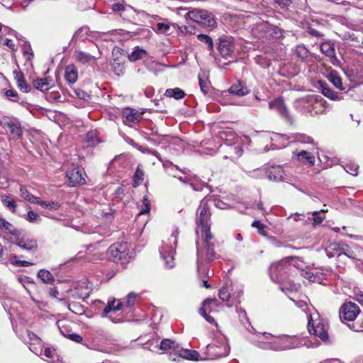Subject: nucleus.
I'll return each mask as SVG.
<instances>
[{"label": "nucleus", "mask_w": 363, "mask_h": 363, "mask_svg": "<svg viewBox=\"0 0 363 363\" xmlns=\"http://www.w3.org/2000/svg\"><path fill=\"white\" fill-rule=\"evenodd\" d=\"M196 240V264L199 269L200 263L206 259L208 262H212L217 258V254L214 250V243L212 240L214 236L211 233L200 234Z\"/></svg>", "instance_id": "nucleus-1"}, {"label": "nucleus", "mask_w": 363, "mask_h": 363, "mask_svg": "<svg viewBox=\"0 0 363 363\" xmlns=\"http://www.w3.org/2000/svg\"><path fill=\"white\" fill-rule=\"evenodd\" d=\"M323 101L324 100L320 96L308 95L296 100L294 107L300 113L313 116L321 111Z\"/></svg>", "instance_id": "nucleus-2"}, {"label": "nucleus", "mask_w": 363, "mask_h": 363, "mask_svg": "<svg viewBox=\"0 0 363 363\" xmlns=\"http://www.w3.org/2000/svg\"><path fill=\"white\" fill-rule=\"evenodd\" d=\"M211 213L208 204V201L206 199H202L197 209V216L196 219L197 225L196 232L198 235L211 233Z\"/></svg>", "instance_id": "nucleus-3"}, {"label": "nucleus", "mask_w": 363, "mask_h": 363, "mask_svg": "<svg viewBox=\"0 0 363 363\" xmlns=\"http://www.w3.org/2000/svg\"><path fill=\"white\" fill-rule=\"evenodd\" d=\"M179 234L178 229L172 233L170 238L167 242H163L160 249V253L162 259L165 263V266L168 269H172L174 266L175 247L177 243V236Z\"/></svg>", "instance_id": "nucleus-4"}, {"label": "nucleus", "mask_w": 363, "mask_h": 363, "mask_svg": "<svg viewBox=\"0 0 363 363\" xmlns=\"http://www.w3.org/2000/svg\"><path fill=\"white\" fill-rule=\"evenodd\" d=\"M308 330L311 335L318 337L322 340L328 339V324L320 318L318 313L308 315Z\"/></svg>", "instance_id": "nucleus-5"}, {"label": "nucleus", "mask_w": 363, "mask_h": 363, "mask_svg": "<svg viewBox=\"0 0 363 363\" xmlns=\"http://www.w3.org/2000/svg\"><path fill=\"white\" fill-rule=\"evenodd\" d=\"M185 19L191 20L203 28L215 27L216 20L214 16L204 9H192L184 14Z\"/></svg>", "instance_id": "nucleus-6"}, {"label": "nucleus", "mask_w": 363, "mask_h": 363, "mask_svg": "<svg viewBox=\"0 0 363 363\" xmlns=\"http://www.w3.org/2000/svg\"><path fill=\"white\" fill-rule=\"evenodd\" d=\"M110 259L116 263L125 264L129 262L130 250L126 242L115 243L107 251Z\"/></svg>", "instance_id": "nucleus-7"}, {"label": "nucleus", "mask_w": 363, "mask_h": 363, "mask_svg": "<svg viewBox=\"0 0 363 363\" xmlns=\"http://www.w3.org/2000/svg\"><path fill=\"white\" fill-rule=\"evenodd\" d=\"M230 352V347L226 340H217L213 343L208 344L206 346L204 359H215L217 358L225 357Z\"/></svg>", "instance_id": "nucleus-8"}, {"label": "nucleus", "mask_w": 363, "mask_h": 363, "mask_svg": "<svg viewBox=\"0 0 363 363\" xmlns=\"http://www.w3.org/2000/svg\"><path fill=\"white\" fill-rule=\"evenodd\" d=\"M359 313L358 306L352 302L344 303L340 308V318L341 320L353 321Z\"/></svg>", "instance_id": "nucleus-9"}, {"label": "nucleus", "mask_w": 363, "mask_h": 363, "mask_svg": "<svg viewBox=\"0 0 363 363\" xmlns=\"http://www.w3.org/2000/svg\"><path fill=\"white\" fill-rule=\"evenodd\" d=\"M66 176L68 178L71 186H81L86 184V174L79 167H72L67 169Z\"/></svg>", "instance_id": "nucleus-10"}, {"label": "nucleus", "mask_w": 363, "mask_h": 363, "mask_svg": "<svg viewBox=\"0 0 363 363\" xmlns=\"http://www.w3.org/2000/svg\"><path fill=\"white\" fill-rule=\"evenodd\" d=\"M289 257H285L277 262L272 263L269 268V274L271 279L274 281H279V274L284 272L285 270L290 266L289 264Z\"/></svg>", "instance_id": "nucleus-11"}, {"label": "nucleus", "mask_w": 363, "mask_h": 363, "mask_svg": "<svg viewBox=\"0 0 363 363\" xmlns=\"http://www.w3.org/2000/svg\"><path fill=\"white\" fill-rule=\"evenodd\" d=\"M349 246L344 242H332L325 248V252L329 258L339 257L342 255L350 257L347 254Z\"/></svg>", "instance_id": "nucleus-12"}, {"label": "nucleus", "mask_w": 363, "mask_h": 363, "mask_svg": "<svg viewBox=\"0 0 363 363\" xmlns=\"http://www.w3.org/2000/svg\"><path fill=\"white\" fill-rule=\"evenodd\" d=\"M272 334L267 333H257L250 337L251 342L262 350H269Z\"/></svg>", "instance_id": "nucleus-13"}, {"label": "nucleus", "mask_w": 363, "mask_h": 363, "mask_svg": "<svg viewBox=\"0 0 363 363\" xmlns=\"http://www.w3.org/2000/svg\"><path fill=\"white\" fill-rule=\"evenodd\" d=\"M123 122L125 124L131 126L133 124L139 123L143 119V113L136 109L126 107L122 111Z\"/></svg>", "instance_id": "nucleus-14"}, {"label": "nucleus", "mask_w": 363, "mask_h": 363, "mask_svg": "<svg viewBox=\"0 0 363 363\" xmlns=\"http://www.w3.org/2000/svg\"><path fill=\"white\" fill-rule=\"evenodd\" d=\"M4 128L6 133H9L11 139L18 140L22 137L23 128L19 122H14L11 120L5 121Z\"/></svg>", "instance_id": "nucleus-15"}, {"label": "nucleus", "mask_w": 363, "mask_h": 363, "mask_svg": "<svg viewBox=\"0 0 363 363\" xmlns=\"http://www.w3.org/2000/svg\"><path fill=\"white\" fill-rule=\"evenodd\" d=\"M91 293V288L86 281H80L77 284L72 291V296L74 298L85 300L89 298Z\"/></svg>", "instance_id": "nucleus-16"}, {"label": "nucleus", "mask_w": 363, "mask_h": 363, "mask_svg": "<svg viewBox=\"0 0 363 363\" xmlns=\"http://www.w3.org/2000/svg\"><path fill=\"white\" fill-rule=\"evenodd\" d=\"M211 306H218V301L216 298H206L202 304V307L199 308V313L202 315L206 321L210 323H215L213 318L208 315L207 312H211Z\"/></svg>", "instance_id": "nucleus-17"}, {"label": "nucleus", "mask_w": 363, "mask_h": 363, "mask_svg": "<svg viewBox=\"0 0 363 363\" xmlns=\"http://www.w3.org/2000/svg\"><path fill=\"white\" fill-rule=\"evenodd\" d=\"M282 350L298 347L303 345L302 340L297 336L281 335Z\"/></svg>", "instance_id": "nucleus-18"}, {"label": "nucleus", "mask_w": 363, "mask_h": 363, "mask_svg": "<svg viewBox=\"0 0 363 363\" xmlns=\"http://www.w3.org/2000/svg\"><path fill=\"white\" fill-rule=\"evenodd\" d=\"M16 241L14 243L19 247L28 250H36L38 249L37 240L29 238H20L19 235L15 236Z\"/></svg>", "instance_id": "nucleus-19"}, {"label": "nucleus", "mask_w": 363, "mask_h": 363, "mask_svg": "<svg viewBox=\"0 0 363 363\" xmlns=\"http://www.w3.org/2000/svg\"><path fill=\"white\" fill-rule=\"evenodd\" d=\"M269 108L270 109H275L282 117L285 118H289V113L288 108L284 104L282 98H277L269 103Z\"/></svg>", "instance_id": "nucleus-20"}, {"label": "nucleus", "mask_w": 363, "mask_h": 363, "mask_svg": "<svg viewBox=\"0 0 363 363\" xmlns=\"http://www.w3.org/2000/svg\"><path fill=\"white\" fill-rule=\"evenodd\" d=\"M218 50L223 57L227 58L233 55V45L228 40H220L218 45Z\"/></svg>", "instance_id": "nucleus-21"}, {"label": "nucleus", "mask_w": 363, "mask_h": 363, "mask_svg": "<svg viewBox=\"0 0 363 363\" xmlns=\"http://www.w3.org/2000/svg\"><path fill=\"white\" fill-rule=\"evenodd\" d=\"M52 82L50 77L37 78L33 81V84L36 89L44 92L50 89Z\"/></svg>", "instance_id": "nucleus-22"}, {"label": "nucleus", "mask_w": 363, "mask_h": 363, "mask_svg": "<svg viewBox=\"0 0 363 363\" xmlns=\"http://www.w3.org/2000/svg\"><path fill=\"white\" fill-rule=\"evenodd\" d=\"M65 78L69 84H74L78 79V71L77 67L73 65L66 67L65 72Z\"/></svg>", "instance_id": "nucleus-23"}, {"label": "nucleus", "mask_w": 363, "mask_h": 363, "mask_svg": "<svg viewBox=\"0 0 363 363\" xmlns=\"http://www.w3.org/2000/svg\"><path fill=\"white\" fill-rule=\"evenodd\" d=\"M296 157V159L303 164H306L309 166H313L315 164V157L311 153L306 150H301L298 152Z\"/></svg>", "instance_id": "nucleus-24"}, {"label": "nucleus", "mask_w": 363, "mask_h": 363, "mask_svg": "<svg viewBox=\"0 0 363 363\" xmlns=\"http://www.w3.org/2000/svg\"><path fill=\"white\" fill-rule=\"evenodd\" d=\"M198 78L201 91L204 95H207L211 89V82L208 77L203 72L199 74Z\"/></svg>", "instance_id": "nucleus-25"}, {"label": "nucleus", "mask_w": 363, "mask_h": 363, "mask_svg": "<svg viewBox=\"0 0 363 363\" xmlns=\"http://www.w3.org/2000/svg\"><path fill=\"white\" fill-rule=\"evenodd\" d=\"M229 92L239 96H243L249 94L248 89L241 82L233 84L230 87Z\"/></svg>", "instance_id": "nucleus-26"}, {"label": "nucleus", "mask_w": 363, "mask_h": 363, "mask_svg": "<svg viewBox=\"0 0 363 363\" xmlns=\"http://www.w3.org/2000/svg\"><path fill=\"white\" fill-rule=\"evenodd\" d=\"M122 306L123 304L119 300L116 301L115 298L109 300L107 306L103 311L102 315L106 316L111 311H118L122 308Z\"/></svg>", "instance_id": "nucleus-27"}, {"label": "nucleus", "mask_w": 363, "mask_h": 363, "mask_svg": "<svg viewBox=\"0 0 363 363\" xmlns=\"http://www.w3.org/2000/svg\"><path fill=\"white\" fill-rule=\"evenodd\" d=\"M229 156L225 155L224 158H230L233 162H235V160L242 156L243 150L240 146H230L228 147Z\"/></svg>", "instance_id": "nucleus-28"}, {"label": "nucleus", "mask_w": 363, "mask_h": 363, "mask_svg": "<svg viewBox=\"0 0 363 363\" xmlns=\"http://www.w3.org/2000/svg\"><path fill=\"white\" fill-rule=\"evenodd\" d=\"M164 94L167 97L174 98L177 100L183 99L186 95L185 92L182 89L178 87L174 89H167Z\"/></svg>", "instance_id": "nucleus-29"}, {"label": "nucleus", "mask_w": 363, "mask_h": 363, "mask_svg": "<svg viewBox=\"0 0 363 363\" xmlns=\"http://www.w3.org/2000/svg\"><path fill=\"white\" fill-rule=\"evenodd\" d=\"M20 195L25 200L35 204L38 201V197L30 194L25 186H20Z\"/></svg>", "instance_id": "nucleus-30"}, {"label": "nucleus", "mask_w": 363, "mask_h": 363, "mask_svg": "<svg viewBox=\"0 0 363 363\" xmlns=\"http://www.w3.org/2000/svg\"><path fill=\"white\" fill-rule=\"evenodd\" d=\"M59 329H60V331L61 333V334L69 338V340L74 341V342H80L82 341L83 338L82 337L79 335V334H77V333H67L65 330H67V325H62L61 326H59Z\"/></svg>", "instance_id": "nucleus-31"}, {"label": "nucleus", "mask_w": 363, "mask_h": 363, "mask_svg": "<svg viewBox=\"0 0 363 363\" xmlns=\"http://www.w3.org/2000/svg\"><path fill=\"white\" fill-rule=\"evenodd\" d=\"M38 201L39 202H36L35 204H38L40 206H42L43 208H45L49 209V210L57 211L61 207V204L57 201H42L39 197H38Z\"/></svg>", "instance_id": "nucleus-32"}, {"label": "nucleus", "mask_w": 363, "mask_h": 363, "mask_svg": "<svg viewBox=\"0 0 363 363\" xmlns=\"http://www.w3.org/2000/svg\"><path fill=\"white\" fill-rule=\"evenodd\" d=\"M38 277L46 284H53L55 278L52 274L46 269H40L38 272Z\"/></svg>", "instance_id": "nucleus-33"}, {"label": "nucleus", "mask_w": 363, "mask_h": 363, "mask_svg": "<svg viewBox=\"0 0 363 363\" xmlns=\"http://www.w3.org/2000/svg\"><path fill=\"white\" fill-rule=\"evenodd\" d=\"M320 50L328 57H333L334 60L337 61V59L335 57V50L334 48L333 45L328 43H323L320 45Z\"/></svg>", "instance_id": "nucleus-34"}, {"label": "nucleus", "mask_w": 363, "mask_h": 363, "mask_svg": "<svg viewBox=\"0 0 363 363\" xmlns=\"http://www.w3.org/2000/svg\"><path fill=\"white\" fill-rule=\"evenodd\" d=\"M1 201L4 203V205L7 208L11 210L13 213H15L16 211V203L15 200L12 197L6 195H3L1 197Z\"/></svg>", "instance_id": "nucleus-35"}, {"label": "nucleus", "mask_w": 363, "mask_h": 363, "mask_svg": "<svg viewBox=\"0 0 363 363\" xmlns=\"http://www.w3.org/2000/svg\"><path fill=\"white\" fill-rule=\"evenodd\" d=\"M12 225L5 219L0 218V228L6 230L14 236L20 235V232L16 229H12Z\"/></svg>", "instance_id": "nucleus-36"}, {"label": "nucleus", "mask_w": 363, "mask_h": 363, "mask_svg": "<svg viewBox=\"0 0 363 363\" xmlns=\"http://www.w3.org/2000/svg\"><path fill=\"white\" fill-rule=\"evenodd\" d=\"M86 143L89 146H94L100 143V140L97 135L96 132L90 131L86 135Z\"/></svg>", "instance_id": "nucleus-37"}, {"label": "nucleus", "mask_w": 363, "mask_h": 363, "mask_svg": "<svg viewBox=\"0 0 363 363\" xmlns=\"http://www.w3.org/2000/svg\"><path fill=\"white\" fill-rule=\"evenodd\" d=\"M230 286H224L218 291V297L223 301H228L231 298Z\"/></svg>", "instance_id": "nucleus-38"}, {"label": "nucleus", "mask_w": 363, "mask_h": 363, "mask_svg": "<svg viewBox=\"0 0 363 363\" xmlns=\"http://www.w3.org/2000/svg\"><path fill=\"white\" fill-rule=\"evenodd\" d=\"M144 180V172L140 169V166L137 167V169L133 175V186L137 187L142 184Z\"/></svg>", "instance_id": "nucleus-39"}, {"label": "nucleus", "mask_w": 363, "mask_h": 363, "mask_svg": "<svg viewBox=\"0 0 363 363\" xmlns=\"http://www.w3.org/2000/svg\"><path fill=\"white\" fill-rule=\"evenodd\" d=\"M77 60L82 63L89 62L96 57L82 51H75L74 52Z\"/></svg>", "instance_id": "nucleus-40"}, {"label": "nucleus", "mask_w": 363, "mask_h": 363, "mask_svg": "<svg viewBox=\"0 0 363 363\" xmlns=\"http://www.w3.org/2000/svg\"><path fill=\"white\" fill-rule=\"evenodd\" d=\"M274 172H269V179L270 180L278 182L283 179L284 177V172L281 168L277 167L274 169Z\"/></svg>", "instance_id": "nucleus-41"}, {"label": "nucleus", "mask_w": 363, "mask_h": 363, "mask_svg": "<svg viewBox=\"0 0 363 363\" xmlns=\"http://www.w3.org/2000/svg\"><path fill=\"white\" fill-rule=\"evenodd\" d=\"M281 335H279V336L272 335L269 350L281 351L282 345H281Z\"/></svg>", "instance_id": "nucleus-42"}, {"label": "nucleus", "mask_w": 363, "mask_h": 363, "mask_svg": "<svg viewBox=\"0 0 363 363\" xmlns=\"http://www.w3.org/2000/svg\"><path fill=\"white\" fill-rule=\"evenodd\" d=\"M197 39L204 43L207 45V48L209 51H212L213 50V42L212 38L206 34H199L197 35Z\"/></svg>", "instance_id": "nucleus-43"}, {"label": "nucleus", "mask_w": 363, "mask_h": 363, "mask_svg": "<svg viewBox=\"0 0 363 363\" xmlns=\"http://www.w3.org/2000/svg\"><path fill=\"white\" fill-rule=\"evenodd\" d=\"M322 87V94L330 99L332 100H337L339 99L338 94L335 91L332 90L330 87L327 86L321 85Z\"/></svg>", "instance_id": "nucleus-44"}, {"label": "nucleus", "mask_w": 363, "mask_h": 363, "mask_svg": "<svg viewBox=\"0 0 363 363\" xmlns=\"http://www.w3.org/2000/svg\"><path fill=\"white\" fill-rule=\"evenodd\" d=\"M345 170L351 175L356 176L358 174L359 166L353 162H350L344 166Z\"/></svg>", "instance_id": "nucleus-45"}, {"label": "nucleus", "mask_w": 363, "mask_h": 363, "mask_svg": "<svg viewBox=\"0 0 363 363\" xmlns=\"http://www.w3.org/2000/svg\"><path fill=\"white\" fill-rule=\"evenodd\" d=\"M252 226L257 229V232L262 236L267 235L266 225L262 223L259 220H254Z\"/></svg>", "instance_id": "nucleus-46"}, {"label": "nucleus", "mask_w": 363, "mask_h": 363, "mask_svg": "<svg viewBox=\"0 0 363 363\" xmlns=\"http://www.w3.org/2000/svg\"><path fill=\"white\" fill-rule=\"evenodd\" d=\"M145 53L143 49H137L133 50L129 55L128 58L131 62H135L142 58V55Z\"/></svg>", "instance_id": "nucleus-47"}, {"label": "nucleus", "mask_w": 363, "mask_h": 363, "mask_svg": "<svg viewBox=\"0 0 363 363\" xmlns=\"http://www.w3.org/2000/svg\"><path fill=\"white\" fill-rule=\"evenodd\" d=\"M296 55L301 60H304L308 57V50L303 45H298L296 49Z\"/></svg>", "instance_id": "nucleus-48"}, {"label": "nucleus", "mask_w": 363, "mask_h": 363, "mask_svg": "<svg viewBox=\"0 0 363 363\" xmlns=\"http://www.w3.org/2000/svg\"><path fill=\"white\" fill-rule=\"evenodd\" d=\"M184 357L189 360H199V353L196 350H184Z\"/></svg>", "instance_id": "nucleus-49"}, {"label": "nucleus", "mask_w": 363, "mask_h": 363, "mask_svg": "<svg viewBox=\"0 0 363 363\" xmlns=\"http://www.w3.org/2000/svg\"><path fill=\"white\" fill-rule=\"evenodd\" d=\"M321 213H324V211H313L312 213V215H313L312 220H313V225H320L323 223V221L325 217L324 216H320Z\"/></svg>", "instance_id": "nucleus-50"}, {"label": "nucleus", "mask_w": 363, "mask_h": 363, "mask_svg": "<svg viewBox=\"0 0 363 363\" xmlns=\"http://www.w3.org/2000/svg\"><path fill=\"white\" fill-rule=\"evenodd\" d=\"M111 67L113 71L116 73V75L120 76L123 74L124 66L122 63L117 62L116 60H113V62L111 63Z\"/></svg>", "instance_id": "nucleus-51"}, {"label": "nucleus", "mask_w": 363, "mask_h": 363, "mask_svg": "<svg viewBox=\"0 0 363 363\" xmlns=\"http://www.w3.org/2000/svg\"><path fill=\"white\" fill-rule=\"evenodd\" d=\"M5 96L6 98L13 102H18L19 96L17 91L14 89H8L5 91Z\"/></svg>", "instance_id": "nucleus-52"}, {"label": "nucleus", "mask_w": 363, "mask_h": 363, "mask_svg": "<svg viewBox=\"0 0 363 363\" xmlns=\"http://www.w3.org/2000/svg\"><path fill=\"white\" fill-rule=\"evenodd\" d=\"M178 28L182 33L184 34H194L196 33V28L193 26H178Z\"/></svg>", "instance_id": "nucleus-53"}, {"label": "nucleus", "mask_w": 363, "mask_h": 363, "mask_svg": "<svg viewBox=\"0 0 363 363\" xmlns=\"http://www.w3.org/2000/svg\"><path fill=\"white\" fill-rule=\"evenodd\" d=\"M143 203L144 208L140 211L138 216L148 213L150 211V202L147 196H144L143 199Z\"/></svg>", "instance_id": "nucleus-54"}, {"label": "nucleus", "mask_w": 363, "mask_h": 363, "mask_svg": "<svg viewBox=\"0 0 363 363\" xmlns=\"http://www.w3.org/2000/svg\"><path fill=\"white\" fill-rule=\"evenodd\" d=\"M174 342L169 339H164L161 341L160 349L162 350H168L172 347H174Z\"/></svg>", "instance_id": "nucleus-55"}, {"label": "nucleus", "mask_w": 363, "mask_h": 363, "mask_svg": "<svg viewBox=\"0 0 363 363\" xmlns=\"http://www.w3.org/2000/svg\"><path fill=\"white\" fill-rule=\"evenodd\" d=\"M170 30V26L167 23H158L157 24V31L162 34H168Z\"/></svg>", "instance_id": "nucleus-56"}, {"label": "nucleus", "mask_w": 363, "mask_h": 363, "mask_svg": "<svg viewBox=\"0 0 363 363\" xmlns=\"http://www.w3.org/2000/svg\"><path fill=\"white\" fill-rule=\"evenodd\" d=\"M25 218L31 223L38 222L40 220L39 215L33 211H29L25 216Z\"/></svg>", "instance_id": "nucleus-57"}, {"label": "nucleus", "mask_w": 363, "mask_h": 363, "mask_svg": "<svg viewBox=\"0 0 363 363\" xmlns=\"http://www.w3.org/2000/svg\"><path fill=\"white\" fill-rule=\"evenodd\" d=\"M17 87L24 93H28L31 90L30 85L25 81V79L20 81L17 84Z\"/></svg>", "instance_id": "nucleus-58"}, {"label": "nucleus", "mask_w": 363, "mask_h": 363, "mask_svg": "<svg viewBox=\"0 0 363 363\" xmlns=\"http://www.w3.org/2000/svg\"><path fill=\"white\" fill-rule=\"evenodd\" d=\"M296 141L301 143H308L311 144L313 143V140L308 136H306L305 135L299 134L296 135Z\"/></svg>", "instance_id": "nucleus-59"}, {"label": "nucleus", "mask_w": 363, "mask_h": 363, "mask_svg": "<svg viewBox=\"0 0 363 363\" xmlns=\"http://www.w3.org/2000/svg\"><path fill=\"white\" fill-rule=\"evenodd\" d=\"M69 309L74 313H82L84 310L82 306L75 303L69 304Z\"/></svg>", "instance_id": "nucleus-60"}, {"label": "nucleus", "mask_w": 363, "mask_h": 363, "mask_svg": "<svg viewBox=\"0 0 363 363\" xmlns=\"http://www.w3.org/2000/svg\"><path fill=\"white\" fill-rule=\"evenodd\" d=\"M289 262H293L292 265L294 266L296 268L301 269L303 267V262L300 260L298 257H288Z\"/></svg>", "instance_id": "nucleus-61"}, {"label": "nucleus", "mask_w": 363, "mask_h": 363, "mask_svg": "<svg viewBox=\"0 0 363 363\" xmlns=\"http://www.w3.org/2000/svg\"><path fill=\"white\" fill-rule=\"evenodd\" d=\"M75 94L77 96L79 99H83V100H88L90 98L89 94H88L86 92L82 89H77L75 91Z\"/></svg>", "instance_id": "nucleus-62"}, {"label": "nucleus", "mask_w": 363, "mask_h": 363, "mask_svg": "<svg viewBox=\"0 0 363 363\" xmlns=\"http://www.w3.org/2000/svg\"><path fill=\"white\" fill-rule=\"evenodd\" d=\"M135 295H134L133 293H130L126 298V306L128 307L133 306L135 301Z\"/></svg>", "instance_id": "nucleus-63"}, {"label": "nucleus", "mask_w": 363, "mask_h": 363, "mask_svg": "<svg viewBox=\"0 0 363 363\" xmlns=\"http://www.w3.org/2000/svg\"><path fill=\"white\" fill-rule=\"evenodd\" d=\"M349 327L356 332H362L363 331V321L361 323H352V325H349Z\"/></svg>", "instance_id": "nucleus-64"}]
</instances>
